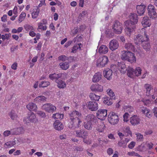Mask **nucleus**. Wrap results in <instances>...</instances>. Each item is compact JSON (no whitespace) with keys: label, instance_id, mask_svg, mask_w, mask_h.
Returning <instances> with one entry per match:
<instances>
[{"label":"nucleus","instance_id":"1","mask_svg":"<svg viewBox=\"0 0 157 157\" xmlns=\"http://www.w3.org/2000/svg\"><path fill=\"white\" fill-rule=\"evenodd\" d=\"M82 116L81 113L76 110L73 111L70 113L68 127L72 130L80 127L82 122L81 120Z\"/></svg>","mask_w":157,"mask_h":157},{"label":"nucleus","instance_id":"2","mask_svg":"<svg viewBox=\"0 0 157 157\" xmlns=\"http://www.w3.org/2000/svg\"><path fill=\"white\" fill-rule=\"evenodd\" d=\"M121 53V58L122 59L127 60L131 63L136 62V58L134 53L126 51H122Z\"/></svg>","mask_w":157,"mask_h":157},{"label":"nucleus","instance_id":"3","mask_svg":"<svg viewBox=\"0 0 157 157\" xmlns=\"http://www.w3.org/2000/svg\"><path fill=\"white\" fill-rule=\"evenodd\" d=\"M145 30L144 28H142L141 29V32H144L143 35L142 34H138L137 35L135 36L134 37V43L136 44H142L144 42L147 41L149 40V38L146 34Z\"/></svg>","mask_w":157,"mask_h":157},{"label":"nucleus","instance_id":"4","mask_svg":"<svg viewBox=\"0 0 157 157\" xmlns=\"http://www.w3.org/2000/svg\"><path fill=\"white\" fill-rule=\"evenodd\" d=\"M108 120L109 122L113 125L117 124L119 121L118 115L113 112H110L108 115Z\"/></svg>","mask_w":157,"mask_h":157},{"label":"nucleus","instance_id":"5","mask_svg":"<svg viewBox=\"0 0 157 157\" xmlns=\"http://www.w3.org/2000/svg\"><path fill=\"white\" fill-rule=\"evenodd\" d=\"M124 24L126 27L124 29L125 33L126 35L130 36L132 32L134 30L135 28V25H132L130 23V21L128 20L126 21Z\"/></svg>","mask_w":157,"mask_h":157},{"label":"nucleus","instance_id":"6","mask_svg":"<svg viewBox=\"0 0 157 157\" xmlns=\"http://www.w3.org/2000/svg\"><path fill=\"white\" fill-rule=\"evenodd\" d=\"M113 31L116 34H120L122 31L123 28L122 24L118 21H115L113 25Z\"/></svg>","mask_w":157,"mask_h":157},{"label":"nucleus","instance_id":"7","mask_svg":"<svg viewBox=\"0 0 157 157\" xmlns=\"http://www.w3.org/2000/svg\"><path fill=\"white\" fill-rule=\"evenodd\" d=\"M109 61L108 58L105 56L100 57L97 62V66L102 67L105 66Z\"/></svg>","mask_w":157,"mask_h":157},{"label":"nucleus","instance_id":"8","mask_svg":"<svg viewBox=\"0 0 157 157\" xmlns=\"http://www.w3.org/2000/svg\"><path fill=\"white\" fill-rule=\"evenodd\" d=\"M42 109L48 113H53L56 109V107L51 103H46L42 106Z\"/></svg>","mask_w":157,"mask_h":157},{"label":"nucleus","instance_id":"9","mask_svg":"<svg viewBox=\"0 0 157 157\" xmlns=\"http://www.w3.org/2000/svg\"><path fill=\"white\" fill-rule=\"evenodd\" d=\"M107 110L105 109H99L96 113L98 118L101 120H105L107 116Z\"/></svg>","mask_w":157,"mask_h":157},{"label":"nucleus","instance_id":"10","mask_svg":"<svg viewBox=\"0 0 157 157\" xmlns=\"http://www.w3.org/2000/svg\"><path fill=\"white\" fill-rule=\"evenodd\" d=\"M86 105L88 108L92 111H96L98 108V103L96 101H89Z\"/></svg>","mask_w":157,"mask_h":157},{"label":"nucleus","instance_id":"11","mask_svg":"<svg viewBox=\"0 0 157 157\" xmlns=\"http://www.w3.org/2000/svg\"><path fill=\"white\" fill-rule=\"evenodd\" d=\"M67 76V74L65 73H54L52 74L49 75V77L52 80L55 81L56 82L57 80H58V79L60 78L62 76Z\"/></svg>","mask_w":157,"mask_h":157},{"label":"nucleus","instance_id":"12","mask_svg":"<svg viewBox=\"0 0 157 157\" xmlns=\"http://www.w3.org/2000/svg\"><path fill=\"white\" fill-rule=\"evenodd\" d=\"M24 120L26 123L30 122L36 123L37 121V119L36 115L33 112H31L28 114V116L24 119Z\"/></svg>","mask_w":157,"mask_h":157},{"label":"nucleus","instance_id":"13","mask_svg":"<svg viewBox=\"0 0 157 157\" xmlns=\"http://www.w3.org/2000/svg\"><path fill=\"white\" fill-rule=\"evenodd\" d=\"M147 10L148 15L150 18H153L156 15V13L155 11V9L153 5H149L148 6Z\"/></svg>","mask_w":157,"mask_h":157},{"label":"nucleus","instance_id":"14","mask_svg":"<svg viewBox=\"0 0 157 157\" xmlns=\"http://www.w3.org/2000/svg\"><path fill=\"white\" fill-rule=\"evenodd\" d=\"M119 43L118 41L116 39H113L110 41L109 44L110 49L112 51H114L118 48Z\"/></svg>","mask_w":157,"mask_h":157},{"label":"nucleus","instance_id":"15","mask_svg":"<svg viewBox=\"0 0 157 157\" xmlns=\"http://www.w3.org/2000/svg\"><path fill=\"white\" fill-rule=\"evenodd\" d=\"M75 132L76 136L77 137H81L83 139V138H86L88 135L87 131L83 130L82 129L76 130Z\"/></svg>","mask_w":157,"mask_h":157},{"label":"nucleus","instance_id":"16","mask_svg":"<svg viewBox=\"0 0 157 157\" xmlns=\"http://www.w3.org/2000/svg\"><path fill=\"white\" fill-rule=\"evenodd\" d=\"M130 23L132 25L136 24L138 21L137 15L135 13H131L129 16Z\"/></svg>","mask_w":157,"mask_h":157},{"label":"nucleus","instance_id":"17","mask_svg":"<svg viewBox=\"0 0 157 157\" xmlns=\"http://www.w3.org/2000/svg\"><path fill=\"white\" fill-rule=\"evenodd\" d=\"M90 89L93 91L101 92L103 91V87L98 84H96L92 85L90 87Z\"/></svg>","mask_w":157,"mask_h":157},{"label":"nucleus","instance_id":"18","mask_svg":"<svg viewBox=\"0 0 157 157\" xmlns=\"http://www.w3.org/2000/svg\"><path fill=\"white\" fill-rule=\"evenodd\" d=\"M104 76L108 80H110L112 78L113 71L109 68H106L103 71Z\"/></svg>","mask_w":157,"mask_h":157},{"label":"nucleus","instance_id":"19","mask_svg":"<svg viewBox=\"0 0 157 157\" xmlns=\"http://www.w3.org/2000/svg\"><path fill=\"white\" fill-rule=\"evenodd\" d=\"M118 70L121 73H125L128 69L126 67L125 63L124 62H118L117 64Z\"/></svg>","mask_w":157,"mask_h":157},{"label":"nucleus","instance_id":"20","mask_svg":"<svg viewBox=\"0 0 157 157\" xmlns=\"http://www.w3.org/2000/svg\"><path fill=\"white\" fill-rule=\"evenodd\" d=\"M130 122L132 125H135L140 123V120L137 116H134L131 117Z\"/></svg>","mask_w":157,"mask_h":157},{"label":"nucleus","instance_id":"21","mask_svg":"<svg viewBox=\"0 0 157 157\" xmlns=\"http://www.w3.org/2000/svg\"><path fill=\"white\" fill-rule=\"evenodd\" d=\"M140 110L144 114L145 116L148 118H150L152 116L150 110L147 108L144 107H141Z\"/></svg>","mask_w":157,"mask_h":157},{"label":"nucleus","instance_id":"22","mask_svg":"<svg viewBox=\"0 0 157 157\" xmlns=\"http://www.w3.org/2000/svg\"><path fill=\"white\" fill-rule=\"evenodd\" d=\"M146 7V6L144 5L137 6V12L139 15H142L144 14L145 12V9Z\"/></svg>","mask_w":157,"mask_h":157},{"label":"nucleus","instance_id":"23","mask_svg":"<svg viewBox=\"0 0 157 157\" xmlns=\"http://www.w3.org/2000/svg\"><path fill=\"white\" fill-rule=\"evenodd\" d=\"M54 128L56 130H60L63 128V125L62 123L59 121H56L53 124Z\"/></svg>","mask_w":157,"mask_h":157},{"label":"nucleus","instance_id":"24","mask_svg":"<svg viewBox=\"0 0 157 157\" xmlns=\"http://www.w3.org/2000/svg\"><path fill=\"white\" fill-rule=\"evenodd\" d=\"M86 119L87 121L93 124L94 123L96 122L97 120V118L95 116L92 114H89L87 116Z\"/></svg>","mask_w":157,"mask_h":157},{"label":"nucleus","instance_id":"25","mask_svg":"<svg viewBox=\"0 0 157 157\" xmlns=\"http://www.w3.org/2000/svg\"><path fill=\"white\" fill-rule=\"evenodd\" d=\"M125 49L127 50V51H132L134 52L136 48L134 45L131 43H126L124 46Z\"/></svg>","mask_w":157,"mask_h":157},{"label":"nucleus","instance_id":"26","mask_svg":"<svg viewBox=\"0 0 157 157\" xmlns=\"http://www.w3.org/2000/svg\"><path fill=\"white\" fill-rule=\"evenodd\" d=\"M105 124L102 123H101L97 125L96 127V130L98 132L101 133V135H102L104 134L103 132L105 129Z\"/></svg>","mask_w":157,"mask_h":157},{"label":"nucleus","instance_id":"27","mask_svg":"<svg viewBox=\"0 0 157 157\" xmlns=\"http://www.w3.org/2000/svg\"><path fill=\"white\" fill-rule=\"evenodd\" d=\"M27 109L29 111H35L37 110V106L35 103H30L26 105Z\"/></svg>","mask_w":157,"mask_h":157},{"label":"nucleus","instance_id":"28","mask_svg":"<svg viewBox=\"0 0 157 157\" xmlns=\"http://www.w3.org/2000/svg\"><path fill=\"white\" fill-rule=\"evenodd\" d=\"M108 51V48L107 46L105 45H101L99 49V52L102 54H105Z\"/></svg>","mask_w":157,"mask_h":157},{"label":"nucleus","instance_id":"29","mask_svg":"<svg viewBox=\"0 0 157 157\" xmlns=\"http://www.w3.org/2000/svg\"><path fill=\"white\" fill-rule=\"evenodd\" d=\"M101 73L100 72L96 73L92 78V81L94 82H98L101 79Z\"/></svg>","mask_w":157,"mask_h":157},{"label":"nucleus","instance_id":"30","mask_svg":"<svg viewBox=\"0 0 157 157\" xmlns=\"http://www.w3.org/2000/svg\"><path fill=\"white\" fill-rule=\"evenodd\" d=\"M40 10L38 8V6H36L35 9L33 10V11L32 13V17L33 18H36L39 13Z\"/></svg>","mask_w":157,"mask_h":157},{"label":"nucleus","instance_id":"31","mask_svg":"<svg viewBox=\"0 0 157 157\" xmlns=\"http://www.w3.org/2000/svg\"><path fill=\"white\" fill-rule=\"evenodd\" d=\"M60 68L63 70H66L69 67V63L65 62L60 63L59 64Z\"/></svg>","mask_w":157,"mask_h":157},{"label":"nucleus","instance_id":"32","mask_svg":"<svg viewBox=\"0 0 157 157\" xmlns=\"http://www.w3.org/2000/svg\"><path fill=\"white\" fill-rule=\"evenodd\" d=\"M127 71V75L131 78H133L134 76H135L134 74V70L133 68L130 67H128Z\"/></svg>","mask_w":157,"mask_h":157},{"label":"nucleus","instance_id":"33","mask_svg":"<svg viewBox=\"0 0 157 157\" xmlns=\"http://www.w3.org/2000/svg\"><path fill=\"white\" fill-rule=\"evenodd\" d=\"M142 25L145 27H149L150 25L149 24V21L148 17H144L141 22Z\"/></svg>","mask_w":157,"mask_h":157},{"label":"nucleus","instance_id":"34","mask_svg":"<svg viewBox=\"0 0 157 157\" xmlns=\"http://www.w3.org/2000/svg\"><path fill=\"white\" fill-rule=\"evenodd\" d=\"M112 99L113 98L109 97L104 98L103 100V103L105 104H106L107 105H111L113 103Z\"/></svg>","mask_w":157,"mask_h":157},{"label":"nucleus","instance_id":"35","mask_svg":"<svg viewBox=\"0 0 157 157\" xmlns=\"http://www.w3.org/2000/svg\"><path fill=\"white\" fill-rule=\"evenodd\" d=\"M46 100V98L43 96H40L36 97L34 99L36 102H41L45 101Z\"/></svg>","mask_w":157,"mask_h":157},{"label":"nucleus","instance_id":"36","mask_svg":"<svg viewBox=\"0 0 157 157\" xmlns=\"http://www.w3.org/2000/svg\"><path fill=\"white\" fill-rule=\"evenodd\" d=\"M56 82L57 84L58 87L59 88H64L66 86V83L62 80L59 79L57 80Z\"/></svg>","mask_w":157,"mask_h":157},{"label":"nucleus","instance_id":"37","mask_svg":"<svg viewBox=\"0 0 157 157\" xmlns=\"http://www.w3.org/2000/svg\"><path fill=\"white\" fill-rule=\"evenodd\" d=\"M144 87L146 89V95L149 96L150 95V91L152 88V86L149 84H146L144 85Z\"/></svg>","mask_w":157,"mask_h":157},{"label":"nucleus","instance_id":"38","mask_svg":"<svg viewBox=\"0 0 157 157\" xmlns=\"http://www.w3.org/2000/svg\"><path fill=\"white\" fill-rule=\"evenodd\" d=\"M89 97L91 100H95L96 101H98L99 100L100 98V96L97 95L93 93H90L89 95Z\"/></svg>","mask_w":157,"mask_h":157},{"label":"nucleus","instance_id":"39","mask_svg":"<svg viewBox=\"0 0 157 157\" xmlns=\"http://www.w3.org/2000/svg\"><path fill=\"white\" fill-rule=\"evenodd\" d=\"M93 124L87 121V122H85L84 124V128L87 130H91L92 128Z\"/></svg>","mask_w":157,"mask_h":157},{"label":"nucleus","instance_id":"40","mask_svg":"<svg viewBox=\"0 0 157 157\" xmlns=\"http://www.w3.org/2000/svg\"><path fill=\"white\" fill-rule=\"evenodd\" d=\"M16 144L15 141H11L6 143L4 144L6 147H10Z\"/></svg>","mask_w":157,"mask_h":157},{"label":"nucleus","instance_id":"41","mask_svg":"<svg viewBox=\"0 0 157 157\" xmlns=\"http://www.w3.org/2000/svg\"><path fill=\"white\" fill-rule=\"evenodd\" d=\"M144 42L142 44V45L143 46V48L145 49L146 51H147L149 50L150 48V44L149 43H146Z\"/></svg>","mask_w":157,"mask_h":157},{"label":"nucleus","instance_id":"42","mask_svg":"<svg viewBox=\"0 0 157 157\" xmlns=\"http://www.w3.org/2000/svg\"><path fill=\"white\" fill-rule=\"evenodd\" d=\"M142 70L140 67H136L134 70V74L135 76H138L141 75Z\"/></svg>","mask_w":157,"mask_h":157},{"label":"nucleus","instance_id":"43","mask_svg":"<svg viewBox=\"0 0 157 157\" xmlns=\"http://www.w3.org/2000/svg\"><path fill=\"white\" fill-rule=\"evenodd\" d=\"M50 82L48 81H43L39 84V87L44 88L47 87L50 85Z\"/></svg>","mask_w":157,"mask_h":157},{"label":"nucleus","instance_id":"44","mask_svg":"<svg viewBox=\"0 0 157 157\" xmlns=\"http://www.w3.org/2000/svg\"><path fill=\"white\" fill-rule=\"evenodd\" d=\"M9 115L11 118L13 120H15L17 117V115L14 110H12L9 113Z\"/></svg>","mask_w":157,"mask_h":157},{"label":"nucleus","instance_id":"45","mask_svg":"<svg viewBox=\"0 0 157 157\" xmlns=\"http://www.w3.org/2000/svg\"><path fill=\"white\" fill-rule=\"evenodd\" d=\"M123 131L127 136L132 135L130 129L129 127L128 126L124 127L123 129Z\"/></svg>","mask_w":157,"mask_h":157},{"label":"nucleus","instance_id":"46","mask_svg":"<svg viewBox=\"0 0 157 157\" xmlns=\"http://www.w3.org/2000/svg\"><path fill=\"white\" fill-rule=\"evenodd\" d=\"M52 117L54 119H62L63 118V114H60L59 113H56L55 114H53Z\"/></svg>","mask_w":157,"mask_h":157},{"label":"nucleus","instance_id":"47","mask_svg":"<svg viewBox=\"0 0 157 157\" xmlns=\"http://www.w3.org/2000/svg\"><path fill=\"white\" fill-rule=\"evenodd\" d=\"M81 45V43L77 44L75 45L72 49V51L71 52L73 53H75L76 52V50L78 49H80L81 47L80 46Z\"/></svg>","mask_w":157,"mask_h":157},{"label":"nucleus","instance_id":"48","mask_svg":"<svg viewBox=\"0 0 157 157\" xmlns=\"http://www.w3.org/2000/svg\"><path fill=\"white\" fill-rule=\"evenodd\" d=\"M26 15L25 13L23 12H21L19 18L18 19V21L20 22H21L24 20L26 17Z\"/></svg>","mask_w":157,"mask_h":157},{"label":"nucleus","instance_id":"49","mask_svg":"<svg viewBox=\"0 0 157 157\" xmlns=\"http://www.w3.org/2000/svg\"><path fill=\"white\" fill-rule=\"evenodd\" d=\"M24 27L25 29L27 31L33 30H34L33 27L28 24H26L24 25Z\"/></svg>","mask_w":157,"mask_h":157},{"label":"nucleus","instance_id":"50","mask_svg":"<svg viewBox=\"0 0 157 157\" xmlns=\"http://www.w3.org/2000/svg\"><path fill=\"white\" fill-rule=\"evenodd\" d=\"M118 145L119 146L123 148L126 147V144L124 140L119 141L118 143Z\"/></svg>","mask_w":157,"mask_h":157},{"label":"nucleus","instance_id":"51","mask_svg":"<svg viewBox=\"0 0 157 157\" xmlns=\"http://www.w3.org/2000/svg\"><path fill=\"white\" fill-rule=\"evenodd\" d=\"M137 140L138 141H141L143 139V135L139 133H137L136 134Z\"/></svg>","mask_w":157,"mask_h":157},{"label":"nucleus","instance_id":"52","mask_svg":"<svg viewBox=\"0 0 157 157\" xmlns=\"http://www.w3.org/2000/svg\"><path fill=\"white\" fill-rule=\"evenodd\" d=\"M107 92L108 94L109 95L110 97H113L115 95L114 93L111 89H108L107 90Z\"/></svg>","mask_w":157,"mask_h":157},{"label":"nucleus","instance_id":"53","mask_svg":"<svg viewBox=\"0 0 157 157\" xmlns=\"http://www.w3.org/2000/svg\"><path fill=\"white\" fill-rule=\"evenodd\" d=\"M58 59L59 60H61L63 61L69 60V58L64 55L59 56Z\"/></svg>","mask_w":157,"mask_h":157},{"label":"nucleus","instance_id":"54","mask_svg":"<svg viewBox=\"0 0 157 157\" xmlns=\"http://www.w3.org/2000/svg\"><path fill=\"white\" fill-rule=\"evenodd\" d=\"M38 29H42L43 30H45L47 29V26L46 25L43 26V25H42L40 23H39L38 24Z\"/></svg>","mask_w":157,"mask_h":157},{"label":"nucleus","instance_id":"55","mask_svg":"<svg viewBox=\"0 0 157 157\" xmlns=\"http://www.w3.org/2000/svg\"><path fill=\"white\" fill-rule=\"evenodd\" d=\"M10 36V34H6L5 35H1V38L3 40L6 39L8 40Z\"/></svg>","mask_w":157,"mask_h":157},{"label":"nucleus","instance_id":"56","mask_svg":"<svg viewBox=\"0 0 157 157\" xmlns=\"http://www.w3.org/2000/svg\"><path fill=\"white\" fill-rule=\"evenodd\" d=\"M18 135L22 134L24 132V129L22 127H19L17 128Z\"/></svg>","mask_w":157,"mask_h":157},{"label":"nucleus","instance_id":"57","mask_svg":"<svg viewBox=\"0 0 157 157\" xmlns=\"http://www.w3.org/2000/svg\"><path fill=\"white\" fill-rule=\"evenodd\" d=\"M87 13V12L86 11H83L81 13L79 14L78 16V18L80 19H82V18H83L84 16L86 15Z\"/></svg>","mask_w":157,"mask_h":157},{"label":"nucleus","instance_id":"58","mask_svg":"<svg viewBox=\"0 0 157 157\" xmlns=\"http://www.w3.org/2000/svg\"><path fill=\"white\" fill-rule=\"evenodd\" d=\"M142 101L144 103V104L146 105L150 104L151 102V101L149 99L145 100L144 99H143Z\"/></svg>","mask_w":157,"mask_h":157},{"label":"nucleus","instance_id":"59","mask_svg":"<svg viewBox=\"0 0 157 157\" xmlns=\"http://www.w3.org/2000/svg\"><path fill=\"white\" fill-rule=\"evenodd\" d=\"M37 114L42 117L45 116V113L43 111H37L36 112Z\"/></svg>","mask_w":157,"mask_h":157},{"label":"nucleus","instance_id":"60","mask_svg":"<svg viewBox=\"0 0 157 157\" xmlns=\"http://www.w3.org/2000/svg\"><path fill=\"white\" fill-rule=\"evenodd\" d=\"M3 134L5 137L7 136L10 135H11V130L10 131L6 130L3 133Z\"/></svg>","mask_w":157,"mask_h":157},{"label":"nucleus","instance_id":"61","mask_svg":"<svg viewBox=\"0 0 157 157\" xmlns=\"http://www.w3.org/2000/svg\"><path fill=\"white\" fill-rule=\"evenodd\" d=\"M128 113H125L123 115L124 121L125 122H127L128 121Z\"/></svg>","mask_w":157,"mask_h":157},{"label":"nucleus","instance_id":"62","mask_svg":"<svg viewBox=\"0 0 157 157\" xmlns=\"http://www.w3.org/2000/svg\"><path fill=\"white\" fill-rule=\"evenodd\" d=\"M10 130L11 132V135H18V133L17 132V128L11 129Z\"/></svg>","mask_w":157,"mask_h":157},{"label":"nucleus","instance_id":"63","mask_svg":"<svg viewBox=\"0 0 157 157\" xmlns=\"http://www.w3.org/2000/svg\"><path fill=\"white\" fill-rule=\"evenodd\" d=\"M135 144V142L132 141L128 144V147L129 148L132 149L134 147Z\"/></svg>","mask_w":157,"mask_h":157},{"label":"nucleus","instance_id":"64","mask_svg":"<svg viewBox=\"0 0 157 157\" xmlns=\"http://www.w3.org/2000/svg\"><path fill=\"white\" fill-rule=\"evenodd\" d=\"M113 150L112 148H109L107 149V153L109 155H110L113 154Z\"/></svg>","mask_w":157,"mask_h":157}]
</instances>
